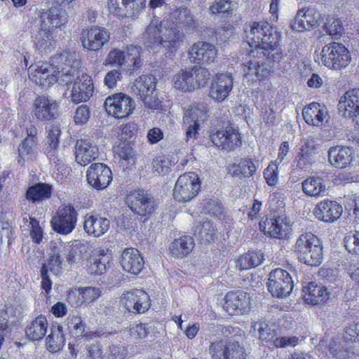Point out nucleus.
<instances>
[{
    "instance_id": "obj_41",
    "label": "nucleus",
    "mask_w": 359,
    "mask_h": 359,
    "mask_svg": "<svg viewBox=\"0 0 359 359\" xmlns=\"http://www.w3.org/2000/svg\"><path fill=\"white\" fill-rule=\"evenodd\" d=\"M263 259L264 256L260 251H249L239 258L236 263V267L240 270L257 267L262 264Z\"/></svg>"
},
{
    "instance_id": "obj_59",
    "label": "nucleus",
    "mask_w": 359,
    "mask_h": 359,
    "mask_svg": "<svg viewBox=\"0 0 359 359\" xmlns=\"http://www.w3.org/2000/svg\"><path fill=\"white\" fill-rule=\"evenodd\" d=\"M30 236L34 242L39 244L43 238V231L39 225V221L35 218L29 217Z\"/></svg>"
},
{
    "instance_id": "obj_22",
    "label": "nucleus",
    "mask_w": 359,
    "mask_h": 359,
    "mask_svg": "<svg viewBox=\"0 0 359 359\" xmlns=\"http://www.w3.org/2000/svg\"><path fill=\"white\" fill-rule=\"evenodd\" d=\"M269 292H292L293 281L289 273L282 269H276L269 275Z\"/></svg>"
},
{
    "instance_id": "obj_17",
    "label": "nucleus",
    "mask_w": 359,
    "mask_h": 359,
    "mask_svg": "<svg viewBox=\"0 0 359 359\" xmlns=\"http://www.w3.org/2000/svg\"><path fill=\"white\" fill-rule=\"evenodd\" d=\"M232 88V76L229 74H219L212 80L208 95L214 101L221 102L229 96Z\"/></svg>"
},
{
    "instance_id": "obj_56",
    "label": "nucleus",
    "mask_w": 359,
    "mask_h": 359,
    "mask_svg": "<svg viewBox=\"0 0 359 359\" xmlns=\"http://www.w3.org/2000/svg\"><path fill=\"white\" fill-rule=\"evenodd\" d=\"M124 58V50L114 48L109 51L106 58L105 63L111 65L123 66L126 65Z\"/></svg>"
},
{
    "instance_id": "obj_64",
    "label": "nucleus",
    "mask_w": 359,
    "mask_h": 359,
    "mask_svg": "<svg viewBox=\"0 0 359 359\" xmlns=\"http://www.w3.org/2000/svg\"><path fill=\"white\" fill-rule=\"evenodd\" d=\"M346 342H353L359 340V323H353L346 327L343 336Z\"/></svg>"
},
{
    "instance_id": "obj_40",
    "label": "nucleus",
    "mask_w": 359,
    "mask_h": 359,
    "mask_svg": "<svg viewBox=\"0 0 359 359\" xmlns=\"http://www.w3.org/2000/svg\"><path fill=\"white\" fill-rule=\"evenodd\" d=\"M193 76L191 69L178 72L173 77L175 88L184 92L194 90Z\"/></svg>"
},
{
    "instance_id": "obj_15",
    "label": "nucleus",
    "mask_w": 359,
    "mask_h": 359,
    "mask_svg": "<svg viewBox=\"0 0 359 359\" xmlns=\"http://www.w3.org/2000/svg\"><path fill=\"white\" fill-rule=\"evenodd\" d=\"M128 205L133 212L144 217L151 215L156 208L154 198L140 190L128 197Z\"/></svg>"
},
{
    "instance_id": "obj_52",
    "label": "nucleus",
    "mask_w": 359,
    "mask_h": 359,
    "mask_svg": "<svg viewBox=\"0 0 359 359\" xmlns=\"http://www.w3.org/2000/svg\"><path fill=\"white\" fill-rule=\"evenodd\" d=\"M152 164L154 172L161 175L167 173L174 163L168 157L160 156L153 160Z\"/></svg>"
},
{
    "instance_id": "obj_47",
    "label": "nucleus",
    "mask_w": 359,
    "mask_h": 359,
    "mask_svg": "<svg viewBox=\"0 0 359 359\" xmlns=\"http://www.w3.org/2000/svg\"><path fill=\"white\" fill-rule=\"evenodd\" d=\"M98 297V293H68L67 300L73 306L78 307L93 302Z\"/></svg>"
},
{
    "instance_id": "obj_32",
    "label": "nucleus",
    "mask_w": 359,
    "mask_h": 359,
    "mask_svg": "<svg viewBox=\"0 0 359 359\" xmlns=\"http://www.w3.org/2000/svg\"><path fill=\"white\" fill-rule=\"evenodd\" d=\"M194 247V239L190 236H184L175 239L170 245L172 256L176 258H183L189 255Z\"/></svg>"
},
{
    "instance_id": "obj_42",
    "label": "nucleus",
    "mask_w": 359,
    "mask_h": 359,
    "mask_svg": "<svg viewBox=\"0 0 359 359\" xmlns=\"http://www.w3.org/2000/svg\"><path fill=\"white\" fill-rule=\"evenodd\" d=\"M142 48L139 46L130 45L124 50V59L126 65L132 67V70L138 69L141 66Z\"/></svg>"
},
{
    "instance_id": "obj_18",
    "label": "nucleus",
    "mask_w": 359,
    "mask_h": 359,
    "mask_svg": "<svg viewBox=\"0 0 359 359\" xmlns=\"http://www.w3.org/2000/svg\"><path fill=\"white\" fill-rule=\"evenodd\" d=\"M212 143L222 149L230 151L241 145V136L238 130L231 126L224 130H219L211 135Z\"/></svg>"
},
{
    "instance_id": "obj_39",
    "label": "nucleus",
    "mask_w": 359,
    "mask_h": 359,
    "mask_svg": "<svg viewBox=\"0 0 359 359\" xmlns=\"http://www.w3.org/2000/svg\"><path fill=\"white\" fill-rule=\"evenodd\" d=\"M303 191L311 196H323L326 192V187L320 177H311L303 181Z\"/></svg>"
},
{
    "instance_id": "obj_10",
    "label": "nucleus",
    "mask_w": 359,
    "mask_h": 359,
    "mask_svg": "<svg viewBox=\"0 0 359 359\" xmlns=\"http://www.w3.org/2000/svg\"><path fill=\"white\" fill-rule=\"evenodd\" d=\"M77 222V212L72 205H64L59 208L55 215L51 219L54 231L67 235L75 228Z\"/></svg>"
},
{
    "instance_id": "obj_62",
    "label": "nucleus",
    "mask_w": 359,
    "mask_h": 359,
    "mask_svg": "<svg viewBox=\"0 0 359 359\" xmlns=\"http://www.w3.org/2000/svg\"><path fill=\"white\" fill-rule=\"evenodd\" d=\"M326 32L333 37H338L342 33L344 28L339 19H332L325 25Z\"/></svg>"
},
{
    "instance_id": "obj_12",
    "label": "nucleus",
    "mask_w": 359,
    "mask_h": 359,
    "mask_svg": "<svg viewBox=\"0 0 359 359\" xmlns=\"http://www.w3.org/2000/svg\"><path fill=\"white\" fill-rule=\"evenodd\" d=\"M73 81L74 83L70 95L72 102L79 104V102L88 100L93 92V84L91 77L83 72L79 74V72L75 69L74 78L72 79L71 83Z\"/></svg>"
},
{
    "instance_id": "obj_48",
    "label": "nucleus",
    "mask_w": 359,
    "mask_h": 359,
    "mask_svg": "<svg viewBox=\"0 0 359 359\" xmlns=\"http://www.w3.org/2000/svg\"><path fill=\"white\" fill-rule=\"evenodd\" d=\"M67 321L69 329L75 335H83L85 337H88L86 333L84 334L86 324L83 322L81 316L77 315H70L68 316Z\"/></svg>"
},
{
    "instance_id": "obj_23",
    "label": "nucleus",
    "mask_w": 359,
    "mask_h": 359,
    "mask_svg": "<svg viewBox=\"0 0 359 359\" xmlns=\"http://www.w3.org/2000/svg\"><path fill=\"white\" fill-rule=\"evenodd\" d=\"M302 116L306 123L313 126H323L328 122L327 107L318 102H311L302 110Z\"/></svg>"
},
{
    "instance_id": "obj_1",
    "label": "nucleus",
    "mask_w": 359,
    "mask_h": 359,
    "mask_svg": "<svg viewBox=\"0 0 359 359\" xmlns=\"http://www.w3.org/2000/svg\"><path fill=\"white\" fill-rule=\"evenodd\" d=\"M198 22L187 8L172 11L169 18L162 21L153 20L142 34L143 43L147 48H159L165 55L170 56L183 44L186 32H195Z\"/></svg>"
},
{
    "instance_id": "obj_7",
    "label": "nucleus",
    "mask_w": 359,
    "mask_h": 359,
    "mask_svg": "<svg viewBox=\"0 0 359 359\" xmlns=\"http://www.w3.org/2000/svg\"><path fill=\"white\" fill-rule=\"evenodd\" d=\"M200 188L198 175L187 172L180 175L173 189L174 198L180 202H187L194 198Z\"/></svg>"
},
{
    "instance_id": "obj_6",
    "label": "nucleus",
    "mask_w": 359,
    "mask_h": 359,
    "mask_svg": "<svg viewBox=\"0 0 359 359\" xmlns=\"http://www.w3.org/2000/svg\"><path fill=\"white\" fill-rule=\"evenodd\" d=\"M320 55L322 63L335 70L347 67L351 62L348 49L337 42H332L323 46Z\"/></svg>"
},
{
    "instance_id": "obj_58",
    "label": "nucleus",
    "mask_w": 359,
    "mask_h": 359,
    "mask_svg": "<svg viewBox=\"0 0 359 359\" xmlns=\"http://www.w3.org/2000/svg\"><path fill=\"white\" fill-rule=\"evenodd\" d=\"M90 109L87 105L79 106L75 111L74 120L77 125L86 124L90 118Z\"/></svg>"
},
{
    "instance_id": "obj_21",
    "label": "nucleus",
    "mask_w": 359,
    "mask_h": 359,
    "mask_svg": "<svg viewBox=\"0 0 359 359\" xmlns=\"http://www.w3.org/2000/svg\"><path fill=\"white\" fill-rule=\"evenodd\" d=\"M111 255L108 250L98 248L95 250L92 257L87 261L86 270L90 275L100 276L111 267Z\"/></svg>"
},
{
    "instance_id": "obj_53",
    "label": "nucleus",
    "mask_w": 359,
    "mask_h": 359,
    "mask_svg": "<svg viewBox=\"0 0 359 359\" xmlns=\"http://www.w3.org/2000/svg\"><path fill=\"white\" fill-rule=\"evenodd\" d=\"M344 246L349 253L359 254V231L348 233L344 239Z\"/></svg>"
},
{
    "instance_id": "obj_28",
    "label": "nucleus",
    "mask_w": 359,
    "mask_h": 359,
    "mask_svg": "<svg viewBox=\"0 0 359 359\" xmlns=\"http://www.w3.org/2000/svg\"><path fill=\"white\" fill-rule=\"evenodd\" d=\"M110 222L106 217L99 215H86L84 217L83 228L85 231L95 237L104 234L109 229Z\"/></svg>"
},
{
    "instance_id": "obj_9",
    "label": "nucleus",
    "mask_w": 359,
    "mask_h": 359,
    "mask_svg": "<svg viewBox=\"0 0 359 359\" xmlns=\"http://www.w3.org/2000/svg\"><path fill=\"white\" fill-rule=\"evenodd\" d=\"M212 359H245L244 348L236 341L219 340L209 346Z\"/></svg>"
},
{
    "instance_id": "obj_36",
    "label": "nucleus",
    "mask_w": 359,
    "mask_h": 359,
    "mask_svg": "<svg viewBox=\"0 0 359 359\" xmlns=\"http://www.w3.org/2000/svg\"><path fill=\"white\" fill-rule=\"evenodd\" d=\"M65 334L61 325H53L50 334L46 337L47 349L51 353L60 351L65 345Z\"/></svg>"
},
{
    "instance_id": "obj_57",
    "label": "nucleus",
    "mask_w": 359,
    "mask_h": 359,
    "mask_svg": "<svg viewBox=\"0 0 359 359\" xmlns=\"http://www.w3.org/2000/svg\"><path fill=\"white\" fill-rule=\"evenodd\" d=\"M115 153L121 160L125 161L127 164L133 162V151L132 147L127 143L118 145L114 149Z\"/></svg>"
},
{
    "instance_id": "obj_34",
    "label": "nucleus",
    "mask_w": 359,
    "mask_h": 359,
    "mask_svg": "<svg viewBox=\"0 0 359 359\" xmlns=\"http://www.w3.org/2000/svg\"><path fill=\"white\" fill-rule=\"evenodd\" d=\"M156 88V79L151 75H142L133 83V90L141 97L151 95Z\"/></svg>"
},
{
    "instance_id": "obj_44",
    "label": "nucleus",
    "mask_w": 359,
    "mask_h": 359,
    "mask_svg": "<svg viewBox=\"0 0 359 359\" xmlns=\"http://www.w3.org/2000/svg\"><path fill=\"white\" fill-rule=\"evenodd\" d=\"M236 8V4L231 0H215L211 3L208 10L211 14H231Z\"/></svg>"
},
{
    "instance_id": "obj_29",
    "label": "nucleus",
    "mask_w": 359,
    "mask_h": 359,
    "mask_svg": "<svg viewBox=\"0 0 359 359\" xmlns=\"http://www.w3.org/2000/svg\"><path fill=\"white\" fill-rule=\"evenodd\" d=\"M265 234L276 238H283L289 233L290 227L282 217L266 219L260 224Z\"/></svg>"
},
{
    "instance_id": "obj_63",
    "label": "nucleus",
    "mask_w": 359,
    "mask_h": 359,
    "mask_svg": "<svg viewBox=\"0 0 359 359\" xmlns=\"http://www.w3.org/2000/svg\"><path fill=\"white\" fill-rule=\"evenodd\" d=\"M239 167L241 169L240 172H242V176L245 177L252 176L257 170V166L250 158L241 159Z\"/></svg>"
},
{
    "instance_id": "obj_13",
    "label": "nucleus",
    "mask_w": 359,
    "mask_h": 359,
    "mask_svg": "<svg viewBox=\"0 0 359 359\" xmlns=\"http://www.w3.org/2000/svg\"><path fill=\"white\" fill-rule=\"evenodd\" d=\"M110 39L109 33L104 28L99 27L83 29L81 41L84 48L88 50H98Z\"/></svg>"
},
{
    "instance_id": "obj_19",
    "label": "nucleus",
    "mask_w": 359,
    "mask_h": 359,
    "mask_svg": "<svg viewBox=\"0 0 359 359\" xmlns=\"http://www.w3.org/2000/svg\"><path fill=\"white\" fill-rule=\"evenodd\" d=\"M33 114L40 121L55 119L57 115V104L55 100L48 97H39L34 103Z\"/></svg>"
},
{
    "instance_id": "obj_25",
    "label": "nucleus",
    "mask_w": 359,
    "mask_h": 359,
    "mask_svg": "<svg viewBox=\"0 0 359 359\" xmlns=\"http://www.w3.org/2000/svg\"><path fill=\"white\" fill-rule=\"evenodd\" d=\"M342 210L341 205L336 201L324 200L318 203L314 215L321 221L334 222L340 217Z\"/></svg>"
},
{
    "instance_id": "obj_27",
    "label": "nucleus",
    "mask_w": 359,
    "mask_h": 359,
    "mask_svg": "<svg viewBox=\"0 0 359 359\" xmlns=\"http://www.w3.org/2000/svg\"><path fill=\"white\" fill-rule=\"evenodd\" d=\"M319 16V13L313 8H302L296 14L292 28L299 32L309 29L318 25Z\"/></svg>"
},
{
    "instance_id": "obj_43",
    "label": "nucleus",
    "mask_w": 359,
    "mask_h": 359,
    "mask_svg": "<svg viewBox=\"0 0 359 359\" xmlns=\"http://www.w3.org/2000/svg\"><path fill=\"white\" fill-rule=\"evenodd\" d=\"M51 34L50 30L43 31V29H41L36 41V47L39 50L48 53L55 48V41L53 40Z\"/></svg>"
},
{
    "instance_id": "obj_24",
    "label": "nucleus",
    "mask_w": 359,
    "mask_h": 359,
    "mask_svg": "<svg viewBox=\"0 0 359 359\" xmlns=\"http://www.w3.org/2000/svg\"><path fill=\"white\" fill-rule=\"evenodd\" d=\"M329 163L335 168H345L351 165L355 158L352 148L343 146L332 147L327 152Z\"/></svg>"
},
{
    "instance_id": "obj_11",
    "label": "nucleus",
    "mask_w": 359,
    "mask_h": 359,
    "mask_svg": "<svg viewBox=\"0 0 359 359\" xmlns=\"http://www.w3.org/2000/svg\"><path fill=\"white\" fill-rule=\"evenodd\" d=\"M146 0H108L109 11L119 18L137 17L144 9Z\"/></svg>"
},
{
    "instance_id": "obj_38",
    "label": "nucleus",
    "mask_w": 359,
    "mask_h": 359,
    "mask_svg": "<svg viewBox=\"0 0 359 359\" xmlns=\"http://www.w3.org/2000/svg\"><path fill=\"white\" fill-rule=\"evenodd\" d=\"M51 196V186L45 183H38L30 187L26 193V198L33 203L42 201Z\"/></svg>"
},
{
    "instance_id": "obj_60",
    "label": "nucleus",
    "mask_w": 359,
    "mask_h": 359,
    "mask_svg": "<svg viewBox=\"0 0 359 359\" xmlns=\"http://www.w3.org/2000/svg\"><path fill=\"white\" fill-rule=\"evenodd\" d=\"M329 293H304L302 297L304 302L312 306L320 304L329 298Z\"/></svg>"
},
{
    "instance_id": "obj_50",
    "label": "nucleus",
    "mask_w": 359,
    "mask_h": 359,
    "mask_svg": "<svg viewBox=\"0 0 359 359\" xmlns=\"http://www.w3.org/2000/svg\"><path fill=\"white\" fill-rule=\"evenodd\" d=\"M195 89L206 85L210 78V71L203 67H198L191 69Z\"/></svg>"
},
{
    "instance_id": "obj_30",
    "label": "nucleus",
    "mask_w": 359,
    "mask_h": 359,
    "mask_svg": "<svg viewBox=\"0 0 359 359\" xmlns=\"http://www.w3.org/2000/svg\"><path fill=\"white\" fill-rule=\"evenodd\" d=\"M63 13L62 9L53 7L41 13V29L51 31L53 28L61 27L66 20Z\"/></svg>"
},
{
    "instance_id": "obj_4",
    "label": "nucleus",
    "mask_w": 359,
    "mask_h": 359,
    "mask_svg": "<svg viewBox=\"0 0 359 359\" xmlns=\"http://www.w3.org/2000/svg\"><path fill=\"white\" fill-rule=\"evenodd\" d=\"M208 116L209 107L205 102H195L188 106L183 114L187 142L194 141L198 137L201 123L205 121Z\"/></svg>"
},
{
    "instance_id": "obj_54",
    "label": "nucleus",
    "mask_w": 359,
    "mask_h": 359,
    "mask_svg": "<svg viewBox=\"0 0 359 359\" xmlns=\"http://www.w3.org/2000/svg\"><path fill=\"white\" fill-rule=\"evenodd\" d=\"M45 154L50 162L57 165H60L64 160V155L60 151L59 144H48L45 148Z\"/></svg>"
},
{
    "instance_id": "obj_14",
    "label": "nucleus",
    "mask_w": 359,
    "mask_h": 359,
    "mask_svg": "<svg viewBox=\"0 0 359 359\" xmlns=\"http://www.w3.org/2000/svg\"><path fill=\"white\" fill-rule=\"evenodd\" d=\"M88 182L95 189L106 188L112 180L110 168L102 163H93L86 172Z\"/></svg>"
},
{
    "instance_id": "obj_33",
    "label": "nucleus",
    "mask_w": 359,
    "mask_h": 359,
    "mask_svg": "<svg viewBox=\"0 0 359 359\" xmlns=\"http://www.w3.org/2000/svg\"><path fill=\"white\" fill-rule=\"evenodd\" d=\"M48 321L45 316H39L26 327V337L32 341L41 340L46 334Z\"/></svg>"
},
{
    "instance_id": "obj_20",
    "label": "nucleus",
    "mask_w": 359,
    "mask_h": 359,
    "mask_svg": "<svg viewBox=\"0 0 359 359\" xmlns=\"http://www.w3.org/2000/svg\"><path fill=\"white\" fill-rule=\"evenodd\" d=\"M76 161L81 165H86L99 156L98 148L89 138L78 140L74 147Z\"/></svg>"
},
{
    "instance_id": "obj_3",
    "label": "nucleus",
    "mask_w": 359,
    "mask_h": 359,
    "mask_svg": "<svg viewBox=\"0 0 359 359\" xmlns=\"http://www.w3.org/2000/svg\"><path fill=\"white\" fill-rule=\"evenodd\" d=\"M299 260L309 266H319L323 261V247L317 236L311 233L301 234L294 245Z\"/></svg>"
},
{
    "instance_id": "obj_46",
    "label": "nucleus",
    "mask_w": 359,
    "mask_h": 359,
    "mask_svg": "<svg viewBox=\"0 0 359 359\" xmlns=\"http://www.w3.org/2000/svg\"><path fill=\"white\" fill-rule=\"evenodd\" d=\"M257 329L259 332V338L262 341H269L273 344V340L275 339L276 331L271 330L268 324L264 322H255L252 325L250 332H255Z\"/></svg>"
},
{
    "instance_id": "obj_26",
    "label": "nucleus",
    "mask_w": 359,
    "mask_h": 359,
    "mask_svg": "<svg viewBox=\"0 0 359 359\" xmlns=\"http://www.w3.org/2000/svg\"><path fill=\"white\" fill-rule=\"evenodd\" d=\"M120 263L125 271L133 275L139 274L144 265L142 257L135 248L126 249L121 255Z\"/></svg>"
},
{
    "instance_id": "obj_31",
    "label": "nucleus",
    "mask_w": 359,
    "mask_h": 359,
    "mask_svg": "<svg viewBox=\"0 0 359 359\" xmlns=\"http://www.w3.org/2000/svg\"><path fill=\"white\" fill-rule=\"evenodd\" d=\"M88 243L81 241H74L71 245L66 248L67 262L71 266L81 263L83 259L88 257L89 251Z\"/></svg>"
},
{
    "instance_id": "obj_45",
    "label": "nucleus",
    "mask_w": 359,
    "mask_h": 359,
    "mask_svg": "<svg viewBox=\"0 0 359 359\" xmlns=\"http://www.w3.org/2000/svg\"><path fill=\"white\" fill-rule=\"evenodd\" d=\"M36 141H32L29 139H25L18 147L19 159L18 163L21 165L24 164L25 161L32 158L34 154V147Z\"/></svg>"
},
{
    "instance_id": "obj_37",
    "label": "nucleus",
    "mask_w": 359,
    "mask_h": 359,
    "mask_svg": "<svg viewBox=\"0 0 359 359\" xmlns=\"http://www.w3.org/2000/svg\"><path fill=\"white\" fill-rule=\"evenodd\" d=\"M246 293H226L223 300V308L230 315L236 313L245 302Z\"/></svg>"
},
{
    "instance_id": "obj_49",
    "label": "nucleus",
    "mask_w": 359,
    "mask_h": 359,
    "mask_svg": "<svg viewBox=\"0 0 359 359\" xmlns=\"http://www.w3.org/2000/svg\"><path fill=\"white\" fill-rule=\"evenodd\" d=\"M62 259L59 254L54 253L49 256L47 262L43 264L41 271L43 273H47L48 271L52 273L57 275L60 273L62 270Z\"/></svg>"
},
{
    "instance_id": "obj_51",
    "label": "nucleus",
    "mask_w": 359,
    "mask_h": 359,
    "mask_svg": "<svg viewBox=\"0 0 359 359\" xmlns=\"http://www.w3.org/2000/svg\"><path fill=\"white\" fill-rule=\"evenodd\" d=\"M194 234L204 241L213 239L215 235V229L210 222H205L201 225L195 227Z\"/></svg>"
},
{
    "instance_id": "obj_61",
    "label": "nucleus",
    "mask_w": 359,
    "mask_h": 359,
    "mask_svg": "<svg viewBox=\"0 0 359 359\" xmlns=\"http://www.w3.org/2000/svg\"><path fill=\"white\" fill-rule=\"evenodd\" d=\"M299 344V338L296 336L276 337L273 344L276 348L294 347Z\"/></svg>"
},
{
    "instance_id": "obj_8",
    "label": "nucleus",
    "mask_w": 359,
    "mask_h": 359,
    "mask_svg": "<svg viewBox=\"0 0 359 359\" xmlns=\"http://www.w3.org/2000/svg\"><path fill=\"white\" fill-rule=\"evenodd\" d=\"M104 107L108 114L116 118H123L133 113L135 103L130 97L119 93L107 97Z\"/></svg>"
},
{
    "instance_id": "obj_5",
    "label": "nucleus",
    "mask_w": 359,
    "mask_h": 359,
    "mask_svg": "<svg viewBox=\"0 0 359 359\" xmlns=\"http://www.w3.org/2000/svg\"><path fill=\"white\" fill-rule=\"evenodd\" d=\"M55 72L51 65L48 63H43L40 66L36 65L29 77L36 84L44 87H49L57 81L68 85L74 78L75 68L72 66L67 70L62 68L61 74L59 76L55 74Z\"/></svg>"
},
{
    "instance_id": "obj_2",
    "label": "nucleus",
    "mask_w": 359,
    "mask_h": 359,
    "mask_svg": "<svg viewBox=\"0 0 359 359\" xmlns=\"http://www.w3.org/2000/svg\"><path fill=\"white\" fill-rule=\"evenodd\" d=\"M280 33L273 29L272 26L266 21L255 22L250 29L246 31V40L250 47H255L250 55L258 58L266 57L269 60L276 61L279 57L270 51H274L278 46ZM278 53H276V55Z\"/></svg>"
},
{
    "instance_id": "obj_35",
    "label": "nucleus",
    "mask_w": 359,
    "mask_h": 359,
    "mask_svg": "<svg viewBox=\"0 0 359 359\" xmlns=\"http://www.w3.org/2000/svg\"><path fill=\"white\" fill-rule=\"evenodd\" d=\"M319 144L313 140H306L302 145L297 154V163L299 166H304L309 163L314 155L317 154Z\"/></svg>"
},
{
    "instance_id": "obj_16",
    "label": "nucleus",
    "mask_w": 359,
    "mask_h": 359,
    "mask_svg": "<svg viewBox=\"0 0 359 359\" xmlns=\"http://www.w3.org/2000/svg\"><path fill=\"white\" fill-rule=\"evenodd\" d=\"M188 54L189 58L195 63L210 64L215 62L217 50L210 43L198 41L191 46Z\"/></svg>"
},
{
    "instance_id": "obj_55",
    "label": "nucleus",
    "mask_w": 359,
    "mask_h": 359,
    "mask_svg": "<svg viewBox=\"0 0 359 359\" xmlns=\"http://www.w3.org/2000/svg\"><path fill=\"white\" fill-rule=\"evenodd\" d=\"M264 177L268 185L274 186L277 184L278 180V170L277 163L271 162L268 165V167L264 170Z\"/></svg>"
}]
</instances>
